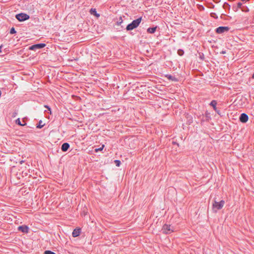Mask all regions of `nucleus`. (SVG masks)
Wrapping results in <instances>:
<instances>
[{"mask_svg":"<svg viewBox=\"0 0 254 254\" xmlns=\"http://www.w3.org/2000/svg\"><path fill=\"white\" fill-rule=\"evenodd\" d=\"M115 164L118 167H119L120 166V164H121V161L120 160H115Z\"/></svg>","mask_w":254,"mask_h":254,"instance_id":"obj_20","label":"nucleus"},{"mask_svg":"<svg viewBox=\"0 0 254 254\" xmlns=\"http://www.w3.org/2000/svg\"><path fill=\"white\" fill-rule=\"evenodd\" d=\"M213 109L215 112L217 113V114H220V111L217 110L216 107H215V108H214Z\"/></svg>","mask_w":254,"mask_h":254,"instance_id":"obj_26","label":"nucleus"},{"mask_svg":"<svg viewBox=\"0 0 254 254\" xmlns=\"http://www.w3.org/2000/svg\"><path fill=\"white\" fill-rule=\"evenodd\" d=\"M211 16L213 17L217 18V16H216V14L215 13H211Z\"/></svg>","mask_w":254,"mask_h":254,"instance_id":"obj_25","label":"nucleus"},{"mask_svg":"<svg viewBox=\"0 0 254 254\" xmlns=\"http://www.w3.org/2000/svg\"><path fill=\"white\" fill-rule=\"evenodd\" d=\"M180 52H182V53H184V52H183V50H181L178 51V54H179V55H180V56H182V54H180Z\"/></svg>","mask_w":254,"mask_h":254,"instance_id":"obj_27","label":"nucleus"},{"mask_svg":"<svg viewBox=\"0 0 254 254\" xmlns=\"http://www.w3.org/2000/svg\"><path fill=\"white\" fill-rule=\"evenodd\" d=\"M142 20V17H140L138 18L133 20L130 24H128L126 27L127 31H130L137 27L140 23Z\"/></svg>","mask_w":254,"mask_h":254,"instance_id":"obj_1","label":"nucleus"},{"mask_svg":"<svg viewBox=\"0 0 254 254\" xmlns=\"http://www.w3.org/2000/svg\"><path fill=\"white\" fill-rule=\"evenodd\" d=\"M229 29L230 28L227 26H220L216 29L215 31L217 33L222 34L228 32Z\"/></svg>","mask_w":254,"mask_h":254,"instance_id":"obj_6","label":"nucleus"},{"mask_svg":"<svg viewBox=\"0 0 254 254\" xmlns=\"http://www.w3.org/2000/svg\"><path fill=\"white\" fill-rule=\"evenodd\" d=\"M123 19L121 17H120L119 20L117 22V24L118 25H120L123 23Z\"/></svg>","mask_w":254,"mask_h":254,"instance_id":"obj_19","label":"nucleus"},{"mask_svg":"<svg viewBox=\"0 0 254 254\" xmlns=\"http://www.w3.org/2000/svg\"><path fill=\"white\" fill-rule=\"evenodd\" d=\"M175 228L171 225L164 224L163 226L162 231L163 233L169 234L174 231Z\"/></svg>","mask_w":254,"mask_h":254,"instance_id":"obj_3","label":"nucleus"},{"mask_svg":"<svg viewBox=\"0 0 254 254\" xmlns=\"http://www.w3.org/2000/svg\"><path fill=\"white\" fill-rule=\"evenodd\" d=\"M90 12L91 14L94 15L97 17H99L100 16V14L97 13L96 9L95 8H91Z\"/></svg>","mask_w":254,"mask_h":254,"instance_id":"obj_13","label":"nucleus"},{"mask_svg":"<svg viewBox=\"0 0 254 254\" xmlns=\"http://www.w3.org/2000/svg\"><path fill=\"white\" fill-rule=\"evenodd\" d=\"M45 107L46 108H47L49 111H50V110H51L50 108H49L48 106H45Z\"/></svg>","mask_w":254,"mask_h":254,"instance_id":"obj_29","label":"nucleus"},{"mask_svg":"<svg viewBox=\"0 0 254 254\" xmlns=\"http://www.w3.org/2000/svg\"><path fill=\"white\" fill-rule=\"evenodd\" d=\"M16 18L19 21H23L26 20L29 18V16L23 13H21L16 15Z\"/></svg>","mask_w":254,"mask_h":254,"instance_id":"obj_4","label":"nucleus"},{"mask_svg":"<svg viewBox=\"0 0 254 254\" xmlns=\"http://www.w3.org/2000/svg\"><path fill=\"white\" fill-rule=\"evenodd\" d=\"M80 233H81V229L80 228H76L73 231L72 235L73 237H76L80 235Z\"/></svg>","mask_w":254,"mask_h":254,"instance_id":"obj_9","label":"nucleus"},{"mask_svg":"<svg viewBox=\"0 0 254 254\" xmlns=\"http://www.w3.org/2000/svg\"><path fill=\"white\" fill-rule=\"evenodd\" d=\"M46 46V44L44 43H39L33 45L31 46L29 49L32 51H36L38 49H40L44 48Z\"/></svg>","mask_w":254,"mask_h":254,"instance_id":"obj_5","label":"nucleus"},{"mask_svg":"<svg viewBox=\"0 0 254 254\" xmlns=\"http://www.w3.org/2000/svg\"><path fill=\"white\" fill-rule=\"evenodd\" d=\"M210 105L213 107V108H215L217 105V102L215 100H212L210 103Z\"/></svg>","mask_w":254,"mask_h":254,"instance_id":"obj_14","label":"nucleus"},{"mask_svg":"<svg viewBox=\"0 0 254 254\" xmlns=\"http://www.w3.org/2000/svg\"><path fill=\"white\" fill-rule=\"evenodd\" d=\"M104 147V145H103L101 147L95 149V152H97L99 151H101L103 149Z\"/></svg>","mask_w":254,"mask_h":254,"instance_id":"obj_23","label":"nucleus"},{"mask_svg":"<svg viewBox=\"0 0 254 254\" xmlns=\"http://www.w3.org/2000/svg\"><path fill=\"white\" fill-rule=\"evenodd\" d=\"M69 146H70V145L68 143H66V142L64 143L62 145L61 150L63 152H65L69 149Z\"/></svg>","mask_w":254,"mask_h":254,"instance_id":"obj_10","label":"nucleus"},{"mask_svg":"<svg viewBox=\"0 0 254 254\" xmlns=\"http://www.w3.org/2000/svg\"><path fill=\"white\" fill-rule=\"evenodd\" d=\"M165 77L167 78L170 80L174 81H178V79L175 77L174 76H172L170 74H166Z\"/></svg>","mask_w":254,"mask_h":254,"instance_id":"obj_11","label":"nucleus"},{"mask_svg":"<svg viewBox=\"0 0 254 254\" xmlns=\"http://www.w3.org/2000/svg\"><path fill=\"white\" fill-rule=\"evenodd\" d=\"M225 201L224 200H221L219 202L214 201L213 203V210L216 212L218 210L221 209L224 206Z\"/></svg>","mask_w":254,"mask_h":254,"instance_id":"obj_2","label":"nucleus"},{"mask_svg":"<svg viewBox=\"0 0 254 254\" xmlns=\"http://www.w3.org/2000/svg\"><path fill=\"white\" fill-rule=\"evenodd\" d=\"M253 78H254V73L252 75V77Z\"/></svg>","mask_w":254,"mask_h":254,"instance_id":"obj_31","label":"nucleus"},{"mask_svg":"<svg viewBox=\"0 0 254 254\" xmlns=\"http://www.w3.org/2000/svg\"><path fill=\"white\" fill-rule=\"evenodd\" d=\"M242 4L241 2H238L237 3V7L238 8L241 9L242 11H245L243 7H242Z\"/></svg>","mask_w":254,"mask_h":254,"instance_id":"obj_17","label":"nucleus"},{"mask_svg":"<svg viewBox=\"0 0 254 254\" xmlns=\"http://www.w3.org/2000/svg\"><path fill=\"white\" fill-rule=\"evenodd\" d=\"M18 230L24 233H27L29 231V228L26 225L20 226L18 227Z\"/></svg>","mask_w":254,"mask_h":254,"instance_id":"obj_8","label":"nucleus"},{"mask_svg":"<svg viewBox=\"0 0 254 254\" xmlns=\"http://www.w3.org/2000/svg\"><path fill=\"white\" fill-rule=\"evenodd\" d=\"M248 116L245 113H242L239 118L240 122L243 123H246L248 121Z\"/></svg>","mask_w":254,"mask_h":254,"instance_id":"obj_7","label":"nucleus"},{"mask_svg":"<svg viewBox=\"0 0 254 254\" xmlns=\"http://www.w3.org/2000/svg\"><path fill=\"white\" fill-rule=\"evenodd\" d=\"M211 117L209 114L206 112L205 115V120H206V121H209Z\"/></svg>","mask_w":254,"mask_h":254,"instance_id":"obj_15","label":"nucleus"},{"mask_svg":"<svg viewBox=\"0 0 254 254\" xmlns=\"http://www.w3.org/2000/svg\"><path fill=\"white\" fill-rule=\"evenodd\" d=\"M44 126V125L42 124V121L41 120L39 122V124L37 126V127L41 128Z\"/></svg>","mask_w":254,"mask_h":254,"instance_id":"obj_18","label":"nucleus"},{"mask_svg":"<svg viewBox=\"0 0 254 254\" xmlns=\"http://www.w3.org/2000/svg\"><path fill=\"white\" fill-rule=\"evenodd\" d=\"M24 162V161L23 160H21L20 162V163L21 164H22V163Z\"/></svg>","mask_w":254,"mask_h":254,"instance_id":"obj_30","label":"nucleus"},{"mask_svg":"<svg viewBox=\"0 0 254 254\" xmlns=\"http://www.w3.org/2000/svg\"><path fill=\"white\" fill-rule=\"evenodd\" d=\"M243 7L244 9V10H245V11H244L245 12L248 11L249 10L248 8L247 7L243 6Z\"/></svg>","mask_w":254,"mask_h":254,"instance_id":"obj_28","label":"nucleus"},{"mask_svg":"<svg viewBox=\"0 0 254 254\" xmlns=\"http://www.w3.org/2000/svg\"><path fill=\"white\" fill-rule=\"evenodd\" d=\"M242 1H245L246 0H241Z\"/></svg>","mask_w":254,"mask_h":254,"instance_id":"obj_32","label":"nucleus"},{"mask_svg":"<svg viewBox=\"0 0 254 254\" xmlns=\"http://www.w3.org/2000/svg\"><path fill=\"white\" fill-rule=\"evenodd\" d=\"M15 123H16V124L19 125H20L21 126H24L25 125V124H21L19 118H18L17 119H16V121H15Z\"/></svg>","mask_w":254,"mask_h":254,"instance_id":"obj_16","label":"nucleus"},{"mask_svg":"<svg viewBox=\"0 0 254 254\" xmlns=\"http://www.w3.org/2000/svg\"><path fill=\"white\" fill-rule=\"evenodd\" d=\"M156 29H157V26L154 27H149L147 29V32L148 33L153 34L156 31Z\"/></svg>","mask_w":254,"mask_h":254,"instance_id":"obj_12","label":"nucleus"},{"mask_svg":"<svg viewBox=\"0 0 254 254\" xmlns=\"http://www.w3.org/2000/svg\"><path fill=\"white\" fill-rule=\"evenodd\" d=\"M44 253L45 254H56L55 253L51 251H46Z\"/></svg>","mask_w":254,"mask_h":254,"instance_id":"obj_24","label":"nucleus"},{"mask_svg":"<svg viewBox=\"0 0 254 254\" xmlns=\"http://www.w3.org/2000/svg\"><path fill=\"white\" fill-rule=\"evenodd\" d=\"M16 33V31L14 29V28L12 27L11 28L10 30V33L11 34H14Z\"/></svg>","mask_w":254,"mask_h":254,"instance_id":"obj_22","label":"nucleus"},{"mask_svg":"<svg viewBox=\"0 0 254 254\" xmlns=\"http://www.w3.org/2000/svg\"><path fill=\"white\" fill-rule=\"evenodd\" d=\"M223 7L224 8H230V5L228 3L225 2L223 4Z\"/></svg>","mask_w":254,"mask_h":254,"instance_id":"obj_21","label":"nucleus"}]
</instances>
